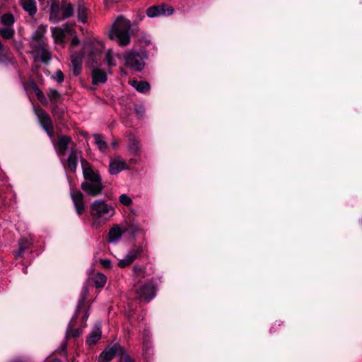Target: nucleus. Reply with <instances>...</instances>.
<instances>
[{
	"instance_id": "nucleus-1",
	"label": "nucleus",
	"mask_w": 362,
	"mask_h": 362,
	"mask_svg": "<svg viewBox=\"0 0 362 362\" xmlns=\"http://www.w3.org/2000/svg\"><path fill=\"white\" fill-rule=\"evenodd\" d=\"M46 31V26L43 25H39L32 35L30 42V47L31 48L30 52L35 59L40 60L44 63H48L52 57L51 52L45 38Z\"/></svg>"
},
{
	"instance_id": "nucleus-2",
	"label": "nucleus",
	"mask_w": 362,
	"mask_h": 362,
	"mask_svg": "<svg viewBox=\"0 0 362 362\" xmlns=\"http://www.w3.org/2000/svg\"><path fill=\"white\" fill-rule=\"evenodd\" d=\"M81 163L84 177L81 188L88 195L96 197L100 194L103 188L101 179L85 159H81Z\"/></svg>"
},
{
	"instance_id": "nucleus-3",
	"label": "nucleus",
	"mask_w": 362,
	"mask_h": 362,
	"mask_svg": "<svg viewBox=\"0 0 362 362\" xmlns=\"http://www.w3.org/2000/svg\"><path fill=\"white\" fill-rule=\"evenodd\" d=\"M130 21L122 16L118 17L109 33L110 38L119 46H127L130 43Z\"/></svg>"
},
{
	"instance_id": "nucleus-4",
	"label": "nucleus",
	"mask_w": 362,
	"mask_h": 362,
	"mask_svg": "<svg viewBox=\"0 0 362 362\" xmlns=\"http://www.w3.org/2000/svg\"><path fill=\"white\" fill-rule=\"evenodd\" d=\"M115 209L104 200L94 201L90 206V214L94 221L105 223L109 221L115 214Z\"/></svg>"
},
{
	"instance_id": "nucleus-5",
	"label": "nucleus",
	"mask_w": 362,
	"mask_h": 362,
	"mask_svg": "<svg viewBox=\"0 0 362 362\" xmlns=\"http://www.w3.org/2000/svg\"><path fill=\"white\" fill-rule=\"evenodd\" d=\"M116 356L119 357L118 362H124L125 357L130 356L123 346L118 343H115L112 346H107L101 352L98 362H110Z\"/></svg>"
},
{
	"instance_id": "nucleus-6",
	"label": "nucleus",
	"mask_w": 362,
	"mask_h": 362,
	"mask_svg": "<svg viewBox=\"0 0 362 362\" xmlns=\"http://www.w3.org/2000/svg\"><path fill=\"white\" fill-rule=\"evenodd\" d=\"M124 59L127 66L136 71H141L144 67V61L141 54L129 50L124 54Z\"/></svg>"
},
{
	"instance_id": "nucleus-7",
	"label": "nucleus",
	"mask_w": 362,
	"mask_h": 362,
	"mask_svg": "<svg viewBox=\"0 0 362 362\" xmlns=\"http://www.w3.org/2000/svg\"><path fill=\"white\" fill-rule=\"evenodd\" d=\"M35 112L41 126L51 137L52 136L53 127L49 116L42 108H35Z\"/></svg>"
},
{
	"instance_id": "nucleus-8",
	"label": "nucleus",
	"mask_w": 362,
	"mask_h": 362,
	"mask_svg": "<svg viewBox=\"0 0 362 362\" xmlns=\"http://www.w3.org/2000/svg\"><path fill=\"white\" fill-rule=\"evenodd\" d=\"M173 7L163 4L148 8L146 11V15L150 18H155L160 16H170L173 13Z\"/></svg>"
},
{
	"instance_id": "nucleus-9",
	"label": "nucleus",
	"mask_w": 362,
	"mask_h": 362,
	"mask_svg": "<svg viewBox=\"0 0 362 362\" xmlns=\"http://www.w3.org/2000/svg\"><path fill=\"white\" fill-rule=\"evenodd\" d=\"M141 247H135L129 251L127 255L118 262V267L124 268L132 264L134 261L142 253Z\"/></svg>"
},
{
	"instance_id": "nucleus-10",
	"label": "nucleus",
	"mask_w": 362,
	"mask_h": 362,
	"mask_svg": "<svg viewBox=\"0 0 362 362\" xmlns=\"http://www.w3.org/2000/svg\"><path fill=\"white\" fill-rule=\"evenodd\" d=\"M71 33L72 29L67 25H64L62 28H54L52 30V37L55 44L57 45H63L65 36Z\"/></svg>"
},
{
	"instance_id": "nucleus-11",
	"label": "nucleus",
	"mask_w": 362,
	"mask_h": 362,
	"mask_svg": "<svg viewBox=\"0 0 362 362\" xmlns=\"http://www.w3.org/2000/svg\"><path fill=\"white\" fill-rule=\"evenodd\" d=\"M71 197L77 214L81 216L85 211L83 194L80 191L71 192Z\"/></svg>"
},
{
	"instance_id": "nucleus-12",
	"label": "nucleus",
	"mask_w": 362,
	"mask_h": 362,
	"mask_svg": "<svg viewBox=\"0 0 362 362\" xmlns=\"http://www.w3.org/2000/svg\"><path fill=\"white\" fill-rule=\"evenodd\" d=\"M127 168L125 160L121 157H115L111 159L110 163V173L116 175Z\"/></svg>"
},
{
	"instance_id": "nucleus-13",
	"label": "nucleus",
	"mask_w": 362,
	"mask_h": 362,
	"mask_svg": "<svg viewBox=\"0 0 362 362\" xmlns=\"http://www.w3.org/2000/svg\"><path fill=\"white\" fill-rule=\"evenodd\" d=\"M59 0H53V2L50 6V20L57 23L59 21L63 20V13L62 7L59 6Z\"/></svg>"
},
{
	"instance_id": "nucleus-14",
	"label": "nucleus",
	"mask_w": 362,
	"mask_h": 362,
	"mask_svg": "<svg viewBox=\"0 0 362 362\" xmlns=\"http://www.w3.org/2000/svg\"><path fill=\"white\" fill-rule=\"evenodd\" d=\"M71 144V139L69 136H62L59 139L57 152L59 156H64L67 149Z\"/></svg>"
},
{
	"instance_id": "nucleus-15",
	"label": "nucleus",
	"mask_w": 362,
	"mask_h": 362,
	"mask_svg": "<svg viewBox=\"0 0 362 362\" xmlns=\"http://www.w3.org/2000/svg\"><path fill=\"white\" fill-rule=\"evenodd\" d=\"M78 164V151L74 146L71 148V152L69 153L67 164L64 167L65 168H69L71 171L74 172L77 168Z\"/></svg>"
},
{
	"instance_id": "nucleus-16",
	"label": "nucleus",
	"mask_w": 362,
	"mask_h": 362,
	"mask_svg": "<svg viewBox=\"0 0 362 362\" xmlns=\"http://www.w3.org/2000/svg\"><path fill=\"white\" fill-rule=\"evenodd\" d=\"M102 331L100 327H95L86 337V344L89 346L95 345L100 339Z\"/></svg>"
},
{
	"instance_id": "nucleus-17",
	"label": "nucleus",
	"mask_w": 362,
	"mask_h": 362,
	"mask_svg": "<svg viewBox=\"0 0 362 362\" xmlns=\"http://www.w3.org/2000/svg\"><path fill=\"white\" fill-rule=\"evenodd\" d=\"M83 57V54L82 52H76L71 57V63L74 66L73 71L74 75L79 74Z\"/></svg>"
},
{
	"instance_id": "nucleus-18",
	"label": "nucleus",
	"mask_w": 362,
	"mask_h": 362,
	"mask_svg": "<svg viewBox=\"0 0 362 362\" xmlns=\"http://www.w3.org/2000/svg\"><path fill=\"white\" fill-rule=\"evenodd\" d=\"M92 80L95 85L104 83L107 81L106 73L100 69H95L92 71Z\"/></svg>"
},
{
	"instance_id": "nucleus-19",
	"label": "nucleus",
	"mask_w": 362,
	"mask_h": 362,
	"mask_svg": "<svg viewBox=\"0 0 362 362\" xmlns=\"http://www.w3.org/2000/svg\"><path fill=\"white\" fill-rule=\"evenodd\" d=\"M23 8L27 11L30 16H33L37 11L36 2L35 0H20Z\"/></svg>"
},
{
	"instance_id": "nucleus-20",
	"label": "nucleus",
	"mask_w": 362,
	"mask_h": 362,
	"mask_svg": "<svg viewBox=\"0 0 362 362\" xmlns=\"http://www.w3.org/2000/svg\"><path fill=\"white\" fill-rule=\"evenodd\" d=\"M124 231L122 228L116 226L110 230L108 240L110 243H117L121 238L122 233Z\"/></svg>"
},
{
	"instance_id": "nucleus-21",
	"label": "nucleus",
	"mask_w": 362,
	"mask_h": 362,
	"mask_svg": "<svg viewBox=\"0 0 362 362\" xmlns=\"http://www.w3.org/2000/svg\"><path fill=\"white\" fill-rule=\"evenodd\" d=\"M31 244V242L27 239V238H22L18 242V250L16 252V257H22L23 254L24 253L25 250L29 248L30 245Z\"/></svg>"
},
{
	"instance_id": "nucleus-22",
	"label": "nucleus",
	"mask_w": 362,
	"mask_h": 362,
	"mask_svg": "<svg viewBox=\"0 0 362 362\" xmlns=\"http://www.w3.org/2000/svg\"><path fill=\"white\" fill-rule=\"evenodd\" d=\"M130 84L139 92L146 93L150 88L148 83L146 81L133 80Z\"/></svg>"
},
{
	"instance_id": "nucleus-23",
	"label": "nucleus",
	"mask_w": 362,
	"mask_h": 362,
	"mask_svg": "<svg viewBox=\"0 0 362 362\" xmlns=\"http://www.w3.org/2000/svg\"><path fill=\"white\" fill-rule=\"evenodd\" d=\"M128 148L129 151L132 153H136L139 151V141L135 136H130L129 137Z\"/></svg>"
},
{
	"instance_id": "nucleus-24",
	"label": "nucleus",
	"mask_w": 362,
	"mask_h": 362,
	"mask_svg": "<svg viewBox=\"0 0 362 362\" xmlns=\"http://www.w3.org/2000/svg\"><path fill=\"white\" fill-rule=\"evenodd\" d=\"M95 46L97 47L95 48V51H93L92 49V47H93L92 44L88 42L84 45L83 49L88 50L90 52V54L92 57H95L99 54L100 50L102 51V49H103V45L102 43L98 42H96Z\"/></svg>"
},
{
	"instance_id": "nucleus-25",
	"label": "nucleus",
	"mask_w": 362,
	"mask_h": 362,
	"mask_svg": "<svg viewBox=\"0 0 362 362\" xmlns=\"http://www.w3.org/2000/svg\"><path fill=\"white\" fill-rule=\"evenodd\" d=\"M106 276L102 273H98L93 278V282L97 288H102L106 283Z\"/></svg>"
},
{
	"instance_id": "nucleus-26",
	"label": "nucleus",
	"mask_w": 362,
	"mask_h": 362,
	"mask_svg": "<svg viewBox=\"0 0 362 362\" xmlns=\"http://www.w3.org/2000/svg\"><path fill=\"white\" fill-rule=\"evenodd\" d=\"M14 22V17L11 13L4 14L3 16H1L0 19V23L6 27H12Z\"/></svg>"
},
{
	"instance_id": "nucleus-27",
	"label": "nucleus",
	"mask_w": 362,
	"mask_h": 362,
	"mask_svg": "<svg viewBox=\"0 0 362 362\" xmlns=\"http://www.w3.org/2000/svg\"><path fill=\"white\" fill-rule=\"evenodd\" d=\"M15 30L12 27H6L0 28V35L5 39H11L13 37Z\"/></svg>"
},
{
	"instance_id": "nucleus-28",
	"label": "nucleus",
	"mask_w": 362,
	"mask_h": 362,
	"mask_svg": "<svg viewBox=\"0 0 362 362\" xmlns=\"http://www.w3.org/2000/svg\"><path fill=\"white\" fill-rule=\"evenodd\" d=\"M78 19L82 23L87 21V8L84 5H79L77 9Z\"/></svg>"
},
{
	"instance_id": "nucleus-29",
	"label": "nucleus",
	"mask_w": 362,
	"mask_h": 362,
	"mask_svg": "<svg viewBox=\"0 0 362 362\" xmlns=\"http://www.w3.org/2000/svg\"><path fill=\"white\" fill-rule=\"evenodd\" d=\"M95 143L100 151H105L107 148L106 142L103 136L100 134L94 135Z\"/></svg>"
},
{
	"instance_id": "nucleus-30",
	"label": "nucleus",
	"mask_w": 362,
	"mask_h": 362,
	"mask_svg": "<svg viewBox=\"0 0 362 362\" xmlns=\"http://www.w3.org/2000/svg\"><path fill=\"white\" fill-rule=\"evenodd\" d=\"M116 57H119L118 54L115 55L112 50L109 49L105 54V61L108 66H114L116 65Z\"/></svg>"
},
{
	"instance_id": "nucleus-31",
	"label": "nucleus",
	"mask_w": 362,
	"mask_h": 362,
	"mask_svg": "<svg viewBox=\"0 0 362 362\" xmlns=\"http://www.w3.org/2000/svg\"><path fill=\"white\" fill-rule=\"evenodd\" d=\"M86 304H88L86 302V296H82L81 300L78 301V306H77V312H81L82 310H84L86 311L85 315H83V318L88 317L87 315V308L89 307V305H86Z\"/></svg>"
},
{
	"instance_id": "nucleus-32",
	"label": "nucleus",
	"mask_w": 362,
	"mask_h": 362,
	"mask_svg": "<svg viewBox=\"0 0 362 362\" xmlns=\"http://www.w3.org/2000/svg\"><path fill=\"white\" fill-rule=\"evenodd\" d=\"M63 19L69 18L73 15L74 9L71 4H66L62 6Z\"/></svg>"
},
{
	"instance_id": "nucleus-33",
	"label": "nucleus",
	"mask_w": 362,
	"mask_h": 362,
	"mask_svg": "<svg viewBox=\"0 0 362 362\" xmlns=\"http://www.w3.org/2000/svg\"><path fill=\"white\" fill-rule=\"evenodd\" d=\"M156 292L153 283L148 282L144 286L142 294H154Z\"/></svg>"
},
{
	"instance_id": "nucleus-34",
	"label": "nucleus",
	"mask_w": 362,
	"mask_h": 362,
	"mask_svg": "<svg viewBox=\"0 0 362 362\" xmlns=\"http://www.w3.org/2000/svg\"><path fill=\"white\" fill-rule=\"evenodd\" d=\"M48 97L52 102L56 103L60 98V94L57 90L51 89L48 93Z\"/></svg>"
},
{
	"instance_id": "nucleus-35",
	"label": "nucleus",
	"mask_w": 362,
	"mask_h": 362,
	"mask_svg": "<svg viewBox=\"0 0 362 362\" xmlns=\"http://www.w3.org/2000/svg\"><path fill=\"white\" fill-rule=\"evenodd\" d=\"M119 199V202L124 206H129L132 202V199L125 194H121Z\"/></svg>"
},
{
	"instance_id": "nucleus-36",
	"label": "nucleus",
	"mask_w": 362,
	"mask_h": 362,
	"mask_svg": "<svg viewBox=\"0 0 362 362\" xmlns=\"http://www.w3.org/2000/svg\"><path fill=\"white\" fill-rule=\"evenodd\" d=\"M53 78L58 83H62L64 79V76L63 73L60 70H58L56 71L55 76H53Z\"/></svg>"
},
{
	"instance_id": "nucleus-37",
	"label": "nucleus",
	"mask_w": 362,
	"mask_h": 362,
	"mask_svg": "<svg viewBox=\"0 0 362 362\" xmlns=\"http://www.w3.org/2000/svg\"><path fill=\"white\" fill-rule=\"evenodd\" d=\"M36 95H37L38 99L42 103H45L46 102V98H45L43 93L40 90H39V89L37 90Z\"/></svg>"
},
{
	"instance_id": "nucleus-38",
	"label": "nucleus",
	"mask_w": 362,
	"mask_h": 362,
	"mask_svg": "<svg viewBox=\"0 0 362 362\" xmlns=\"http://www.w3.org/2000/svg\"><path fill=\"white\" fill-rule=\"evenodd\" d=\"M100 262L105 267H110L111 266V262L108 259H101Z\"/></svg>"
},
{
	"instance_id": "nucleus-39",
	"label": "nucleus",
	"mask_w": 362,
	"mask_h": 362,
	"mask_svg": "<svg viewBox=\"0 0 362 362\" xmlns=\"http://www.w3.org/2000/svg\"><path fill=\"white\" fill-rule=\"evenodd\" d=\"M79 44V40L76 36H74L71 40V47H75Z\"/></svg>"
},
{
	"instance_id": "nucleus-40",
	"label": "nucleus",
	"mask_w": 362,
	"mask_h": 362,
	"mask_svg": "<svg viewBox=\"0 0 362 362\" xmlns=\"http://www.w3.org/2000/svg\"><path fill=\"white\" fill-rule=\"evenodd\" d=\"M134 271L136 272V274H141L144 273V269L139 267V266H136L134 267Z\"/></svg>"
},
{
	"instance_id": "nucleus-41",
	"label": "nucleus",
	"mask_w": 362,
	"mask_h": 362,
	"mask_svg": "<svg viewBox=\"0 0 362 362\" xmlns=\"http://www.w3.org/2000/svg\"><path fill=\"white\" fill-rule=\"evenodd\" d=\"M71 334L74 338L78 337L80 335V331L78 329H74L71 331Z\"/></svg>"
},
{
	"instance_id": "nucleus-42",
	"label": "nucleus",
	"mask_w": 362,
	"mask_h": 362,
	"mask_svg": "<svg viewBox=\"0 0 362 362\" xmlns=\"http://www.w3.org/2000/svg\"><path fill=\"white\" fill-rule=\"evenodd\" d=\"M136 112L139 115H142V114L144 113V107L142 106H140V107H136Z\"/></svg>"
},
{
	"instance_id": "nucleus-43",
	"label": "nucleus",
	"mask_w": 362,
	"mask_h": 362,
	"mask_svg": "<svg viewBox=\"0 0 362 362\" xmlns=\"http://www.w3.org/2000/svg\"><path fill=\"white\" fill-rule=\"evenodd\" d=\"M124 362H135V361L131 356H127L124 358Z\"/></svg>"
},
{
	"instance_id": "nucleus-44",
	"label": "nucleus",
	"mask_w": 362,
	"mask_h": 362,
	"mask_svg": "<svg viewBox=\"0 0 362 362\" xmlns=\"http://www.w3.org/2000/svg\"><path fill=\"white\" fill-rule=\"evenodd\" d=\"M140 40L141 42H144L146 45H148L150 42V40L146 37H144V38L141 39Z\"/></svg>"
},
{
	"instance_id": "nucleus-45",
	"label": "nucleus",
	"mask_w": 362,
	"mask_h": 362,
	"mask_svg": "<svg viewBox=\"0 0 362 362\" xmlns=\"http://www.w3.org/2000/svg\"><path fill=\"white\" fill-rule=\"evenodd\" d=\"M146 297V301H149L150 300H151L155 296L153 295H151V296H145Z\"/></svg>"
},
{
	"instance_id": "nucleus-46",
	"label": "nucleus",
	"mask_w": 362,
	"mask_h": 362,
	"mask_svg": "<svg viewBox=\"0 0 362 362\" xmlns=\"http://www.w3.org/2000/svg\"><path fill=\"white\" fill-rule=\"evenodd\" d=\"M271 331L274 332H275L276 331V329L275 328L274 326L272 327Z\"/></svg>"
},
{
	"instance_id": "nucleus-47",
	"label": "nucleus",
	"mask_w": 362,
	"mask_h": 362,
	"mask_svg": "<svg viewBox=\"0 0 362 362\" xmlns=\"http://www.w3.org/2000/svg\"><path fill=\"white\" fill-rule=\"evenodd\" d=\"M13 362H25V361H22V360H16V361H14Z\"/></svg>"
},
{
	"instance_id": "nucleus-48",
	"label": "nucleus",
	"mask_w": 362,
	"mask_h": 362,
	"mask_svg": "<svg viewBox=\"0 0 362 362\" xmlns=\"http://www.w3.org/2000/svg\"><path fill=\"white\" fill-rule=\"evenodd\" d=\"M141 297H142V296H140V297H139V298H136V300H141Z\"/></svg>"
}]
</instances>
